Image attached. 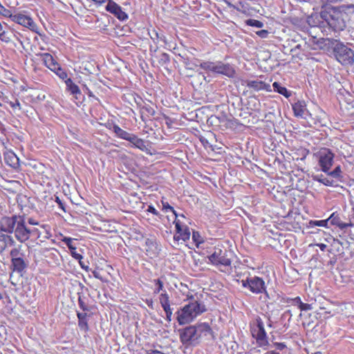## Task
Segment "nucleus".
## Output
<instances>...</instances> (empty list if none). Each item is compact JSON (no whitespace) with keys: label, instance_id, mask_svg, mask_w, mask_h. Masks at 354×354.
<instances>
[{"label":"nucleus","instance_id":"57","mask_svg":"<svg viewBox=\"0 0 354 354\" xmlns=\"http://www.w3.org/2000/svg\"><path fill=\"white\" fill-rule=\"evenodd\" d=\"M91 273H93V276H94L95 279L103 282V278H102L101 274L99 273L98 271L95 270L91 271Z\"/></svg>","mask_w":354,"mask_h":354},{"label":"nucleus","instance_id":"2","mask_svg":"<svg viewBox=\"0 0 354 354\" xmlns=\"http://www.w3.org/2000/svg\"><path fill=\"white\" fill-rule=\"evenodd\" d=\"M326 27L335 32L344 30L347 21L354 15V4H342L339 6L322 5Z\"/></svg>","mask_w":354,"mask_h":354},{"label":"nucleus","instance_id":"41","mask_svg":"<svg viewBox=\"0 0 354 354\" xmlns=\"http://www.w3.org/2000/svg\"><path fill=\"white\" fill-rule=\"evenodd\" d=\"M77 303L78 307H80V308H81V310H83L84 313L89 311V307H88V305L86 304V301H84V298H83L82 296H78Z\"/></svg>","mask_w":354,"mask_h":354},{"label":"nucleus","instance_id":"49","mask_svg":"<svg viewBox=\"0 0 354 354\" xmlns=\"http://www.w3.org/2000/svg\"><path fill=\"white\" fill-rule=\"evenodd\" d=\"M163 121H165V124H166L168 128H172L174 121L171 118H169V116L166 115H163Z\"/></svg>","mask_w":354,"mask_h":354},{"label":"nucleus","instance_id":"21","mask_svg":"<svg viewBox=\"0 0 354 354\" xmlns=\"http://www.w3.org/2000/svg\"><path fill=\"white\" fill-rule=\"evenodd\" d=\"M181 58L183 59V63L184 64L186 69L192 71L198 70V67L202 68L203 64L206 62L196 58L190 59L188 57H185L183 56H181Z\"/></svg>","mask_w":354,"mask_h":354},{"label":"nucleus","instance_id":"5","mask_svg":"<svg viewBox=\"0 0 354 354\" xmlns=\"http://www.w3.org/2000/svg\"><path fill=\"white\" fill-rule=\"evenodd\" d=\"M251 335L252 337L255 339L257 346L266 349L267 346H269L267 333L261 317H256L255 322L251 324Z\"/></svg>","mask_w":354,"mask_h":354},{"label":"nucleus","instance_id":"3","mask_svg":"<svg viewBox=\"0 0 354 354\" xmlns=\"http://www.w3.org/2000/svg\"><path fill=\"white\" fill-rule=\"evenodd\" d=\"M205 312V307L204 304L198 301H189L176 311V322L180 326L188 324Z\"/></svg>","mask_w":354,"mask_h":354},{"label":"nucleus","instance_id":"26","mask_svg":"<svg viewBox=\"0 0 354 354\" xmlns=\"http://www.w3.org/2000/svg\"><path fill=\"white\" fill-rule=\"evenodd\" d=\"M14 245V239L11 236L0 232V252H3L8 247Z\"/></svg>","mask_w":354,"mask_h":354},{"label":"nucleus","instance_id":"38","mask_svg":"<svg viewBox=\"0 0 354 354\" xmlns=\"http://www.w3.org/2000/svg\"><path fill=\"white\" fill-rule=\"evenodd\" d=\"M150 37L153 39H158L164 41L166 43V37L162 34V32H158L155 29H153L151 32H149Z\"/></svg>","mask_w":354,"mask_h":354},{"label":"nucleus","instance_id":"1","mask_svg":"<svg viewBox=\"0 0 354 354\" xmlns=\"http://www.w3.org/2000/svg\"><path fill=\"white\" fill-rule=\"evenodd\" d=\"M0 232L8 234L14 233L15 239L21 243L28 241L31 235L36 237V239L39 241L40 243L46 241L52 236L49 225L42 224L38 227L30 230L26 225L25 216L19 214L1 217Z\"/></svg>","mask_w":354,"mask_h":354},{"label":"nucleus","instance_id":"44","mask_svg":"<svg viewBox=\"0 0 354 354\" xmlns=\"http://www.w3.org/2000/svg\"><path fill=\"white\" fill-rule=\"evenodd\" d=\"M192 239L193 241H194L195 245H196V246H198L200 244L203 243V237L200 236L199 232H198L197 231H193Z\"/></svg>","mask_w":354,"mask_h":354},{"label":"nucleus","instance_id":"7","mask_svg":"<svg viewBox=\"0 0 354 354\" xmlns=\"http://www.w3.org/2000/svg\"><path fill=\"white\" fill-rule=\"evenodd\" d=\"M336 59L344 66L352 65L354 62V51L348 46L337 44L333 49Z\"/></svg>","mask_w":354,"mask_h":354},{"label":"nucleus","instance_id":"51","mask_svg":"<svg viewBox=\"0 0 354 354\" xmlns=\"http://www.w3.org/2000/svg\"><path fill=\"white\" fill-rule=\"evenodd\" d=\"M55 203H57V206H59V208H60L61 209H62L63 212H65V205L57 196H55Z\"/></svg>","mask_w":354,"mask_h":354},{"label":"nucleus","instance_id":"46","mask_svg":"<svg viewBox=\"0 0 354 354\" xmlns=\"http://www.w3.org/2000/svg\"><path fill=\"white\" fill-rule=\"evenodd\" d=\"M10 256H11V259H22L20 257L21 256V254H20L19 248H14L13 249H12L11 252H10Z\"/></svg>","mask_w":354,"mask_h":354},{"label":"nucleus","instance_id":"54","mask_svg":"<svg viewBox=\"0 0 354 354\" xmlns=\"http://www.w3.org/2000/svg\"><path fill=\"white\" fill-rule=\"evenodd\" d=\"M12 109H20V104L18 100H15L14 102H8Z\"/></svg>","mask_w":354,"mask_h":354},{"label":"nucleus","instance_id":"12","mask_svg":"<svg viewBox=\"0 0 354 354\" xmlns=\"http://www.w3.org/2000/svg\"><path fill=\"white\" fill-rule=\"evenodd\" d=\"M324 9L322 5L320 6V11L318 12H313L308 16L306 21L311 27L326 28L325 17L323 15Z\"/></svg>","mask_w":354,"mask_h":354},{"label":"nucleus","instance_id":"61","mask_svg":"<svg viewBox=\"0 0 354 354\" xmlns=\"http://www.w3.org/2000/svg\"><path fill=\"white\" fill-rule=\"evenodd\" d=\"M28 223H29V225H38V226L40 225L39 224V223L35 221V219H33L32 218H29Z\"/></svg>","mask_w":354,"mask_h":354},{"label":"nucleus","instance_id":"18","mask_svg":"<svg viewBox=\"0 0 354 354\" xmlns=\"http://www.w3.org/2000/svg\"><path fill=\"white\" fill-rule=\"evenodd\" d=\"M159 302H160L161 308L166 313V320L168 322H171L172 319V308L169 306V297L167 292L163 291L159 295Z\"/></svg>","mask_w":354,"mask_h":354},{"label":"nucleus","instance_id":"24","mask_svg":"<svg viewBox=\"0 0 354 354\" xmlns=\"http://www.w3.org/2000/svg\"><path fill=\"white\" fill-rule=\"evenodd\" d=\"M293 113L297 118H304L305 112H306V104L304 101H297L292 104Z\"/></svg>","mask_w":354,"mask_h":354},{"label":"nucleus","instance_id":"28","mask_svg":"<svg viewBox=\"0 0 354 354\" xmlns=\"http://www.w3.org/2000/svg\"><path fill=\"white\" fill-rule=\"evenodd\" d=\"M4 161H6V165L14 169L19 167V160L12 152H8L4 155Z\"/></svg>","mask_w":354,"mask_h":354},{"label":"nucleus","instance_id":"25","mask_svg":"<svg viewBox=\"0 0 354 354\" xmlns=\"http://www.w3.org/2000/svg\"><path fill=\"white\" fill-rule=\"evenodd\" d=\"M270 82L271 80L268 82L263 81L262 77H260L254 80L247 81V86L253 88H270Z\"/></svg>","mask_w":354,"mask_h":354},{"label":"nucleus","instance_id":"14","mask_svg":"<svg viewBox=\"0 0 354 354\" xmlns=\"http://www.w3.org/2000/svg\"><path fill=\"white\" fill-rule=\"evenodd\" d=\"M144 250L145 254L148 258L154 259L159 255V246L156 239H146L145 244H144Z\"/></svg>","mask_w":354,"mask_h":354},{"label":"nucleus","instance_id":"39","mask_svg":"<svg viewBox=\"0 0 354 354\" xmlns=\"http://www.w3.org/2000/svg\"><path fill=\"white\" fill-rule=\"evenodd\" d=\"M326 174H328V176L335 178H342V175H341V174H342V171H341V167H339V165L335 167L333 170L328 171Z\"/></svg>","mask_w":354,"mask_h":354},{"label":"nucleus","instance_id":"23","mask_svg":"<svg viewBox=\"0 0 354 354\" xmlns=\"http://www.w3.org/2000/svg\"><path fill=\"white\" fill-rule=\"evenodd\" d=\"M44 65L52 71H55L60 65L55 61L53 57L48 53H43L41 55Z\"/></svg>","mask_w":354,"mask_h":354},{"label":"nucleus","instance_id":"27","mask_svg":"<svg viewBox=\"0 0 354 354\" xmlns=\"http://www.w3.org/2000/svg\"><path fill=\"white\" fill-rule=\"evenodd\" d=\"M292 153H291V156H292V160L295 161L299 160H304L307 156H308L309 151L308 149L304 147H300L299 149L291 150Z\"/></svg>","mask_w":354,"mask_h":354},{"label":"nucleus","instance_id":"22","mask_svg":"<svg viewBox=\"0 0 354 354\" xmlns=\"http://www.w3.org/2000/svg\"><path fill=\"white\" fill-rule=\"evenodd\" d=\"M54 73L66 84L67 88H79L77 85H75L70 77H68V75L66 71L61 67H58Z\"/></svg>","mask_w":354,"mask_h":354},{"label":"nucleus","instance_id":"64","mask_svg":"<svg viewBox=\"0 0 354 354\" xmlns=\"http://www.w3.org/2000/svg\"><path fill=\"white\" fill-rule=\"evenodd\" d=\"M265 354H280V353L275 352L274 351H270L266 352V353H265Z\"/></svg>","mask_w":354,"mask_h":354},{"label":"nucleus","instance_id":"42","mask_svg":"<svg viewBox=\"0 0 354 354\" xmlns=\"http://www.w3.org/2000/svg\"><path fill=\"white\" fill-rule=\"evenodd\" d=\"M161 204H162V210L165 212H167L168 210L171 211L172 214H174V220L177 219V214L176 212L174 210V208L172 207L170 205H169V203L167 201H164L163 200H161Z\"/></svg>","mask_w":354,"mask_h":354},{"label":"nucleus","instance_id":"58","mask_svg":"<svg viewBox=\"0 0 354 354\" xmlns=\"http://www.w3.org/2000/svg\"><path fill=\"white\" fill-rule=\"evenodd\" d=\"M290 301H292L293 304L296 305H301V304H304L303 301H301V297H296L295 298L290 299Z\"/></svg>","mask_w":354,"mask_h":354},{"label":"nucleus","instance_id":"53","mask_svg":"<svg viewBox=\"0 0 354 354\" xmlns=\"http://www.w3.org/2000/svg\"><path fill=\"white\" fill-rule=\"evenodd\" d=\"M268 31L266 30H261L257 32V34L261 38H266L268 35Z\"/></svg>","mask_w":354,"mask_h":354},{"label":"nucleus","instance_id":"37","mask_svg":"<svg viewBox=\"0 0 354 354\" xmlns=\"http://www.w3.org/2000/svg\"><path fill=\"white\" fill-rule=\"evenodd\" d=\"M248 109H250L251 111H258L259 110V106L260 103L258 100H257L254 97H250L249 102H248Z\"/></svg>","mask_w":354,"mask_h":354},{"label":"nucleus","instance_id":"55","mask_svg":"<svg viewBox=\"0 0 354 354\" xmlns=\"http://www.w3.org/2000/svg\"><path fill=\"white\" fill-rule=\"evenodd\" d=\"M274 347H276L277 349L279 351H282L283 349L286 348V345L285 343H278L275 342L274 343Z\"/></svg>","mask_w":354,"mask_h":354},{"label":"nucleus","instance_id":"62","mask_svg":"<svg viewBox=\"0 0 354 354\" xmlns=\"http://www.w3.org/2000/svg\"><path fill=\"white\" fill-rule=\"evenodd\" d=\"M316 245H317L322 251H324L326 248H327V245L325 243H317Z\"/></svg>","mask_w":354,"mask_h":354},{"label":"nucleus","instance_id":"35","mask_svg":"<svg viewBox=\"0 0 354 354\" xmlns=\"http://www.w3.org/2000/svg\"><path fill=\"white\" fill-rule=\"evenodd\" d=\"M340 306H342V314H344L346 317H350L351 315L354 312V303L352 301L342 303Z\"/></svg>","mask_w":354,"mask_h":354},{"label":"nucleus","instance_id":"15","mask_svg":"<svg viewBox=\"0 0 354 354\" xmlns=\"http://www.w3.org/2000/svg\"><path fill=\"white\" fill-rule=\"evenodd\" d=\"M174 225H176V235L174 239L183 240L184 241L189 240V229L185 225H183L178 219H174Z\"/></svg>","mask_w":354,"mask_h":354},{"label":"nucleus","instance_id":"43","mask_svg":"<svg viewBox=\"0 0 354 354\" xmlns=\"http://www.w3.org/2000/svg\"><path fill=\"white\" fill-rule=\"evenodd\" d=\"M308 224H310V226H311V227L317 226V227H327L328 220L325 219V220H322V221H310V223H308Z\"/></svg>","mask_w":354,"mask_h":354},{"label":"nucleus","instance_id":"8","mask_svg":"<svg viewBox=\"0 0 354 354\" xmlns=\"http://www.w3.org/2000/svg\"><path fill=\"white\" fill-rule=\"evenodd\" d=\"M231 254L227 250H223L218 248H215L214 253L208 256V260L212 266L217 268H231Z\"/></svg>","mask_w":354,"mask_h":354},{"label":"nucleus","instance_id":"9","mask_svg":"<svg viewBox=\"0 0 354 354\" xmlns=\"http://www.w3.org/2000/svg\"><path fill=\"white\" fill-rule=\"evenodd\" d=\"M241 285L253 294L259 295L266 292L265 281L257 276L249 277L241 280Z\"/></svg>","mask_w":354,"mask_h":354},{"label":"nucleus","instance_id":"19","mask_svg":"<svg viewBox=\"0 0 354 354\" xmlns=\"http://www.w3.org/2000/svg\"><path fill=\"white\" fill-rule=\"evenodd\" d=\"M109 129L113 131V133H115V136L120 139L127 140L129 138L137 137L135 134L122 129V128L116 124H109Z\"/></svg>","mask_w":354,"mask_h":354},{"label":"nucleus","instance_id":"20","mask_svg":"<svg viewBox=\"0 0 354 354\" xmlns=\"http://www.w3.org/2000/svg\"><path fill=\"white\" fill-rule=\"evenodd\" d=\"M77 317V325L81 331L87 333L89 331V325L88 324V318L89 315L86 313H76Z\"/></svg>","mask_w":354,"mask_h":354},{"label":"nucleus","instance_id":"30","mask_svg":"<svg viewBox=\"0 0 354 354\" xmlns=\"http://www.w3.org/2000/svg\"><path fill=\"white\" fill-rule=\"evenodd\" d=\"M68 91L76 105L80 106L84 102V95L82 93V90H68Z\"/></svg>","mask_w":354,"mask_h":354},{"label":"nucleus","instance_id":"31","mask_svg":"<svg viewBox=\"0 0 354 354\" xmlns=\"http://www.w3.org/2000/svg\"><path fill=\"white\" fill-rule=\"evenodd\" d=\"M192 98L193 101L198 104H201L202 103L208 102L207 100V95L203 93L201 90H193Z\"/></svg>","mask_w":354,"mask_h":354},{"label":"nucleus","instance_id":"50","mask_svg":"<svg viewBox=\"0 0 354 354\" xmlns=\"http://www.w3.org/2000/svg\"><path fill=\"white\" fill-rule=\"evenodd\" d=\"M344 0H321L322 5H333L335 3H338Z\"/></svg>","mask_w":354,"mask_h":354},{"label":"nucleus","instance_id":"33","mask_svg":"<svg viewBox=\"0 0 354 354\" xmlns=\"http://www.w3.org/2000/svg\"><path fill=\"white\" fill-rule=\"evenodd\" d=\"M158 59V64L165 69H168L169 64L170 63V57L166 53H162L159 55L156 56Z\"/></svg>","mask_w":354,"mask_h":354},{"label":"nucleus","instance_id":"45","mask_svg":"<svg viewBox=\"0 0 354 354\" xmlns=\"http://www.w3.org/2000/svg\"><path fill=\"white\" fill-rule=\"evenodd\" d=\"M153 283L157 286L155 290H153V293L158 294L163 289V282L160 279H153Z\"/></svg>","mask_w":354,"mask_h":354},{"label":"nucleus","instance_id":"16","mask_svg":"<svg viewBox=\"0 0 354 354\" xmlns=\"http://www.w3.org/2000/svg\"><path fill=\"white\" fill-rule=\"evenodd\" d=\"M11 20L15 23H17L24 27L28 28L31 30L35 26V24L29 16L23 15L21 13H17L12 15L10 13V16L8 17Z\"/></svg>","mask_w":354,"mask_h":354},{"label":"nucleus","instance_id":"48","mask_svg":"<svg viewBox=\"0 0 354 354\" xmlns=\"http://www.w3.org/2000/svg\"><path fill=\"white\" fill-rule=\"evenodd\" d=\"M297 307H299V309H300L301 311L310 310L313 308H311V304L308 303L299 304L297 305Z\"/></svg>","mask_w":354,"mask_h":354},{"label":"nucleus","instance_id":"59","mask_svg":"<svg viewBox=\"0 0 354 354\" xmlns=\"http://www.w3.org/2000/svg\"><path fill=\"white\" fill-rule=\"evenodd\" d=\"M301 48V45L300 44H297L295 47H294L293 48L291 49V52L292 53H294L295 55H298V50L300 49Z\"/></svg>","mask_w":354,"mask_h":354},{"label":"nucleus","instance_id":"47","mask_svg":"<svg viewBox=\"0 0 354 354\" xmlns=\"http://www.w3.org/2000/svg\"><path fill=\"white\" fill-rule=\"evenodd\" d=\"M146 212L151 213L158 218L161 217V214H160L159 212H158L156 209V208L153 207V206H152L151 205L148 206L147 209H146Z\"/></svg>","mask_w":354,"mask_h":354},{"label":"nucleus","instance_id":"52","mask_svg":"<svg viewBox=\"0 0 354 354\" xmlns=\"http://www.w3.org/2000/svg\"><path fill=\"white\" fill-rule=\"evenodd\" d=\"M274 91L279 93V94L284 95L286 97H288L290 96V90H274Z\"/></svg>","mask_w":354,"mask_h":354},{"label":"nucleus","instance_id":"40","mask_svg":"<svg viewBox=\"0 0 354 354\" xmlns=\"http://www.w3.org/2000/svg\"><path fill=\"white\" fill-rule=\"evenodd\" d=\"M245 24L248 26L261 28L263 26V23L254 19H249L245 21Z\"/></svg>","mask_w":354,"mask_h":354},{"label":"nucleus","instance_id":"60","mask_svg":"<svg viewBox=\"0 0 354 354\" xmlns=\"http://www.w3.org/2000/svg\"><path fill=\"white\" fill-rule=\"evenodd\" d=\"M161 351L158 350H148L146 351V354H162Z\"/></svg>","mask_w":354,"mask_h":354},{"label":"nucleus","instance_id":"17","mask_svg":"<svg viewBox=\"0 0 354 354\" xmlns=\"http://www.w3.org/2000/svg\"><path fill=\"white\" fill-rule=\"evenodd\" d=\"M124 140L130 142L133 147L140 149V151H144L149 155H152V152L150 150L151 147L150 146V142L148 141H145L139 137L128 138Z\"/></svg>","mask_w":354,"mask_h":354},{"label":"nucleus","instance_id":"6","mask_svg":"<svg viewBox=\"0 0 354 354\" xmlns=\"http://www.w3.org/2000/svg\"><path fill=\"white\" fill-rule=\"evenodd\" d=\"M202 69L215 74H222L229 77H233L235 74V70L232 65L222 62H206L203 64Z\"/></svg>","mask_w":354,"mask_h":354},{"label":"nucleus","instance_id":"34","mask_svg":"<svg viewBox=\"0 0 354 354\" xmlns=\"http://www.w3.org/2000/svg\"><path fill=\"white\" fill-rule=\"evenodd\" d=\"M12 266L13 270L17 272H21L26 268V263L23 259H11Z\"/></svg>","mask_w":354,"mask_h":354},{"label":"nucleus","instance_id":"13","mask_svg":"<svg viewBox=\"0 0 354 354\" xmlns=\"http://www.w3.org/2000/svg\"><path fill=\"white\" fill-rule=\"evenodd\" d=\"M105 10L113 15L120 21H126L128 19V15L124 12L122 8L113 0H109L105 6Z\"/></svg>","mask_w":354,"mask_h":354},{"label":"nucleus","instance_id":"32","mask_svg":"<svg viewBox=\"0 0 354 354\" xmlns=\"http://www.w3.org/2000/svg\"><path fill=\"white\" fill-rule=\"evenodd\" d=\"M153 115L154 110L151 106L145 105L140 107V118H142V120H147L153 116Z\"/></svg>","mask_w":354,"mask_h":354},{"label":"nucleus","instance_id":"36","mask_svg":"<svg viewBox=\"0 0 354 354\" xmlns=\"http://www.w3.org/2000/svg\"><path fill=\"white\" fill-rule=\"evenodd\" d=\"M313 180L322 183L324 185L333 187V180H330L326 177H324L322 175H315L313 176Z\"/></svg>","mask_w":354,"mask_h":354},{"label":"nucleus","instance_id":"63","mask_svg":"<svg viewBox=\"0 0 354 354\" xmlns=\"http://www.w3.org/2000/svg\"><path fill=\"white\" fill-rule=\"evenodd\" d=\"M272 86L274 87V88H286L285 87H281L279 86V83L277 82H274L273 84H272Z\"/></svg>","mask_w":354,"mask_h":354},{"label":"nucleus","instance_id":"4","mask_svg":"<svg viewBox=\"0 0 354 354\" xmlns=\"http://www.w3.org/2000/svg\"><path fill=\"white\" fill-rule=\"evenodd\" d=\"M209 333H211V328L207 323L189 326L180 331V341L183 344H188L197 341L202 335L206 336Z\"/></svg>","mask_w":354,"mask_h":354},{"label":"nucleus","instance_id":"56","mask_svg":"<svg viewBox=\"0 0 354 354\" xmlns=\"http://www.w3.org/2000/svg\"><path fill=\"white\" fill-rule=\"evenodd\" d=\"M194 81H201V80H205V77L202 73H198L196 75L193 77Z\"/></svg>","mask_w":354,"mask_h":354},{"label":"nucleus","instance_id":"10","mask_svg":"<svg viewBox=\"0 0 354 354\" xmlns=\"http://www.w3.org/2000/svg\"><path fill=\"white\" fill-rule=\"evenodd\" d=\"M321 171L327 173L333 165L334 154L330 149L322 148L315 154Z\"/></svg>","mask_w":354,"mask_h":354},{"label":"nucleus","instance_id":"29","mask_svg":"<svg viewBox=\"0 0 354 354\" xmlns=\"http://www.w3.org/2000/svg\"><path fill=\"white\" fill-rule=\"evenodd\" d=\"M326 220H328L331 225L337 226L342 230L347 227V224L341 220V218H339V214L336 212L331 214L330 216Z\"/></svg>","mask_w":354,"mask_h":354},{"label":"nucleus","instance_id":"11","mask_svg":"<svg viewBox=\"0 0 354 354\" xmlns=\"http://www.w3.org/2000/svg\"><path fill=\"white\" fill-rule=\"evenodd\" d=\"M62 239H61V241L64 242L66 246H68V250H70L71 256L74 258V259L78 261L80 263V266H81L82 269L85 271H88V266H84L82 262V255L76 252V245L74 244V241L75 239L66 237L61 235Z\"/></svg>","mask_w":354,"mask_h":354}]
</instances>
